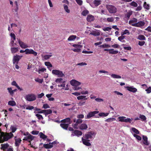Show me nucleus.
I'll return each instance as SVG.
<instances>
[{"mask_svg": "<svg viewBox=\"0 0 151 151\" xmlns=\"http://www.w3.org/2000/svg\"><path fill=\"white\" fill-rule=\"evenodd\" d=\"M18 47H12L11 49V51L12 53H15L18 51Z\"/></svg>", "mask_w": 151, "mask_h": 151, "instance_id": "obj_30", "label": "nucleus"}, {"mask_svg": "<svg viewBox=\"0 0 151 151\" xmlns=\"http://www.w3.org/2000/svg\"><path fill=\"white\" fill-rule=\"evenodd\" d=\"M93 4L95 6H98L101 4V1L100 0H95L93 1Z\"/></svg>", "mask_w": 151, "mask_h": 151, "instance_id": "obj_28", "label": "nucleus"}, {"mask_svg": "<svg viewBox=\"0 0 151 151\" xmlns=\"http://www.w3.org/2000/svg\"><path fill=\"white\" fill-rule=\"evenodd\" d=\"M132 130L133 132H134V133H135V134H139V130L135 128H134V127L132 128Z\"/></svg>", "mask_w": 151, "mask_h": 151, "instance_id": "obj_37", "label": "nucleus"}, {"mask_svg": "<svg viewBox=\"0 0 151 151\" xmlns=\"http://www.w3.org/2000/svg\"><path fill=\"white\" fill-rule=\"evenodd\" d=\"M22 56H20L18 55L14 56L13 60V64L16 63L18 64L19 61L20 60L22 57Z\"/></svg>", "mask_w": 151, "mask_h": 151, "instance_id": "obj_6", "label": "nucleus"}, {"mask_svg": "<svg viewBox=\"0 0 151 151\" xmlns=\"http://www.w3.org/2000/svg\"><path fill=\"white\" fill-rule=\"evenodd\" d=\"M52 73L54 75H57L59 77H62L64 76L63 72L59 70H53Z\"/></svg>", "mask_w": 151, "mask_h": 151, "instance_id": "obj_5", "label": "nucleus"}, {"mask_svg": "<svg viewBox=\"0 0 151 151\" xmlns=\"http://www.w3.org/2000/svg\"><path fill=\"white\" fill-rule=\"evenodd\" d=\"M143 6L145 9H147L148 10L149 9V5L147 4L145 1L144 2Z\"/></svg>", "mask_w": 151, "mask_h": 151, "instance_id": "obj_46", "label": "nucleus"}, {"mask_svg": "<svg viewBox=\"0 0 151 151\" xmlns=\"http://www.w3.org/2000/svg\"><path fill=\"white\" fill-rule=\"evenodd\" d=\"M7 90L10 93V94L11 96L13 95V90H12L11 88H7Z\"/></svg>", "mask_w": 151, "mask_h": 151, "instance_id": "obj_48", "label": "nucleus"}, {"mask_svg": "<svg viewBox=\"0 0 151 151\" xmlns=\"http://www.w3.org/2000/svg\"><path fill=\"white\" fill-rule=\"evenodd\" d=\"M130 5L133 6L134 7H136L137 6L138 4H137L134 1H132L130 3Z\"/></svg>", "mask_w": 151, "mask_h": 151, "instance_id": "obj_53", "label": "nucleus"}, {"mask_svg": "<svg viewBox=\"0 0 151 151\" xmlns=\"http://www.w3.org/2000/svg\"><path fill=\"white\" fill-rule=\"evenodd\" d=\"M52 55H44L43 58L45 59V60H47L49 59L50 57L52 56Z\"/></svg>", "mask_w": 151, "mask_h": 151, "instance_id": "obj_49", "label": "nucleus"}, {"mask_svg": "<svg viewBox=\"0 0 151 151\" xmlns=\"http://www.w3.org/2000/svg\"><path fill=\"white\" fill-rule=\"evenodd\" d=\"M133 136L138 140H141L142 139V138L140 136L136 134H133Z\"/></svg>", "mask_w": 151, "mask_h": 151, "instance_id": "obj_45", "label": "nucleus"}, {"mask_svg": "<svg viewBox=\"0 0 151 151\" xmlns=\"http://www.w3.org/2000/svg\"><path fill=\"white\" fill-rule=\"evenodd\" d=\"M70 120V119L69 118H65L64 119L61 120V122L62 123H68L69 122Z\"/></svg>", "mask_w": 151, "mask_h": 151, "instance_id": "obj_34", "label": "nucleus"}, {"mask_svg": "<svg viewBox=\"0 0 151 151\" xmlns=\"http://www.w3.org/2000/svg\"><path fill=\"white\" fill-rule=\"evenodd\" d=\"M125 88L129 91L133 93H135L137 91V89L134 87L130 86H126L125 87Z\"/></svg>", "mask_w": 151, "mask_h": 151, "instance_id": "obj_14", "label": "nucleus"}, {"mask_svg": "<svg viewBox=\"0 0 151 151\" xmlns=\"http://www.w3.org/2000/svg\"><path fill=\"white\" fill-rule=\"evenodd\" d=\"M138 20L136 18H133L132 20H130L129 21V24L132 25V24H135V23H137Z\"/></svg>", "mask_w": 151, "mask_h": 151, "instance_id": "obj_23", "label": "nucleus"}, {"mask_svg": "<svg viewBox=\"0 0 151 151\" xmlns=\"http://www.w3.org/2000/svg\"><path fill=\"white\" fill-rule=\"evenodd\" d=\"M45 65L46 66L48 67V68L49 69L48 67H52V65L51 64V63L49 62H46L45 63Z\"/></svg>", "mask_w": 151, "mask_h": 151, "instance_id": "obj_44", "label": "nucleus"}, {"mask_svg": "<svg viewBox=\"0 0 151 151\" xmlns=\"http://www.w3.org/2000/svg\"><path fill=\"white\" fill-rule=\"evenodd\" d=\"M109 114V113H104V112H101L100 113L98 114V116H95V117L96 118H99V116H101V117H105L107 116Z\"/></svg>", "mask_w": 151, "mask_h": 151, "instance_id": "obj_20", "label": "nucleus"}, {"mask_svg": "<svg viewBox=\"0 0 151 151\" xmlns=\"http://www.w3.org/2000/svg\"><path fill=\"white\" fill-rule=\"evenodd\" d=\"M63 6L64 9L65 11L68 13H69L70 12V11L68 9V7L67 5L65 4L63 5Z\"/></svg>", "mask_w": 151, "mask_h": 151, "instance_id": "obj_40", "label": "nucleus"}, {"mask_svg": "<svg viewBox=\"0 0 151 151\" xmlns=\"http://www.w3.org/2000/svg\"><path fill=\"white\" fill-rule=\"evenodd\" d=\"M72 50L75 52H79L81 51L80 48L73 49Z\"/></svg>", "mask_w": 151, "mask_h": 151, "instance_id": "obj_57", "label": "nucleus"}, {"mask_svg": "<svg viewBox=\"0 0 151 151\" xmlns=\"http://www.w3.org/2000/svg\"><path fill=\"white\" fill-rule=\"evenodd\" d=\"M94 19V16L90 14L88 15L86 17L87 21L89 22H93Z\"/></svg>", "mask_w": 151, "mask_h": 151, "instance_id": "obj_13", "label": "nucleus"}, {"mask_svg": "<svg viewBox=\"0 0 151 151\" xmlns=\"http://www.w3.org/2000/svg\"><path fill=\"white\" fill-rule=\"evenodd\" d=\"M76 37V36L75 35L70 36L68 38V40L69 41L74 40Z\"/></svg>", "mask_w": 151, "mask_h": 151, "instance_id": "obj_27", "label": "nucleus"}, {"mask_svg": "<svg viewBox=\"0 0 151 151\" xmlns=\"http://www.w3.org/2000/svg\"><path fill=\"white\" fill-rule=\"evenodd\" d=\"M39 133V131H37L33 130L31 132V133L33 135L38 134Z\"/></svg>", "mask_w": 151, "mask_h": 151, "instance_id": "obj_55", "label": "nucleus"}, {"mask_svg": "<svg viewBox=\"0 0 151 151\" xmlns=\"http://www.w3.org/2000/svg\"><path fill=\"white\" fill-rule=\"evenodd\" d=\"M95 100L96 101L99 102H103L104 101L103 99L100 98H96Z\"/></svg>", "mask_w": 151, "mask_h": 151, "instance_id": "obj_59", "label": "nucleus"}, {"mask_svg": "<svg viewBox=\"0 0 151 151\" xmlns=\"http://www.w3.org/2000/svg\"><path fill=\"white\" fill-rule=\"evenodd\" d=\"M52 113V111L51 109L45 110V114L46 115Z\"/></svg>", "mask_w": 151, "mask_h": 151, "instance_id": "obj_39", "label": "nucleus"}, {"mask_svg": "<svg viewBox=\"0 0 151 151\" xmlns=\"http://www.w3.org/2000/svg\"><path fill=\"white\" fill-rule=\"evenodd\" d=\"M137 39L141 40H146V37L144 35H140L138 36Z\"/></svg>", "mask_w": 151, "mask_h": 151, "instance_id": "obj_26", "label": "nucleus"}, {"mask_svg": "<svg viewBox=\"0 0 151 151\" xmlns=\"http://www.w3.org/2000/svg\"><path fill=\"white\" fill-rule=\"evenodd\" d=\"M60 125L63 129L65 130H67L69 124H68L61 123L60 124Z\"/></svg>", "mask_w": 151, "mask_h": 151, "instance_id": "obj_21", "label": "nucleus"}, {"mask_svg": "<svg viewBox=\"0 0 151 151\" xmlns=\"http://www.w3.org/2000/svg\"><path fill=\"white\" fill-rule=\"evenodd\" d=\"M145 24V23L144 21H141L137 22V23H135V24H132V26L138 27H141L143 26Z\"/></svg>", "mask_w": 151, "mask_h": 151, "instance_id": "obj_8", "label": "nucleus"}, {"mask_svg": "<svg viewBox=\"0 0 151 151\" xmlns=\"http://www.w3.org/2000/svg\"><path fill=\"white\" fill-rule=\"evenodd\" d=\"M51 142H50L49 144H44L43 145V147L46 149H49L52 148L53 146L51 145Z\"/></svg>", "mask_w": 151, "mask_h": 151, "instance_id": "obj_24", "label": "nucleus"}, {"mask_svg": "<svg viewBox=\"0 0 151 151\" xmlns=\"http://www.w3.org/2000/svg\"><path fill=\"white\" fill-rule=\"evenodd\" d=\"M111 28L109 27H105L103 29V30L104 31H109L110 30Z\"/></svg>", "mask_w": 151, "mask_h": 151, "instance_id": "obj_58", "label": "nucleus"}, {"mask_svg": "<svg viewBox=\"0 0 151 151\" xmlns=\"http://www.w3.org/2000/svg\"><path fill=\"white\" fill-rule=\"evenodd\" d=\"M99 111H94L88 113L87 115V119H90V118L94 116L96 114L99 113Z\"/></svg>", "mask_w": 151, "mask_h": 151, "instance_id": "obj_9", "label": "nucleus"}, {"mask_svg": "<svg viewBox=\"0 0 151 151\" xmlns=\"http://www.w3.org/2000/svg\"><path fill=\"white\" fill-rule=\"evenodd\" d=\"M25 52L26 54H32L35 56H37V52L31 49H25Z\"/></svg>", "mask_w": 151, "mask_h": 151, "instance_id": "obj_7", "label": "nucleus"}, {"mask_svg": "<svg viewBox=\"0 0 151 151\" xmlns=\"http://www.w3.org/2000/svg\"><path fill=\"white\" fill-rule=\"evenodd\" d=\"M26 100L29 101H35L36 99V96L34 94H28L26 95L25 97Z\"/></svg>", "mask_w": 151, "mask_h": 151, "instance_id": "obj_4", "label": "nucleus"}, {"mask_svg": "<svg viewBox=\"0 0 151 151\" xmlns=\"http://www.w3.org/2000/svg\"><path fill=\"white\" fill-rule=\"evenodd\" d=\"M77 3L80 6L82 4L83 1L81 0H76Z\"/></svg>", "mask_w": 151, "mask_h": 151, "instance_id": "obj_54", "label": "nucleus"}, {"mask_svg": "<svg viewBox=\"0 0 151 151\" xmlns=\"http://www.w3.org/2000/svg\"><path fill=\"white\" fill-rule=\"evenodd\" d=\"M139 117L142 121H145L146 120V116L140 114Z\"/></svg>", "mask_w": 151, "mask_h": 151, "instance_id": "obj_38", "label": "nucleus"}, {"mask_svg": "<svg viewBox=\"0 0 151 151\" xmlns=\"http://www.w3.org/2000/svg\"><path fill=\"white\" fill-rule=\"evenodd\" d=\"M96 134L95 132L93 131L88 132L82 138V141L83 144L87 146L91 145V144L89 142L90 140L93 138V136H95Z\"/></svg>", "mask_w": 151, "mask_h": 151, "instance_id": "obj_1", "label": "nucleus"}, {"mask_svg": "<svg viewBox=\"0 0 151 151\" xmlns=\"http://www.w3.org/2000/svg\"><path fill=\"white\" fill-rule=\"evenodd\" d=\"M18 42L20 47L22 48L25 49L28 47H29L23 42L21 41L20 40H19Z\"/></svg>", "mask_w": 151, "mask_h": 151, "instance_id": "obj_12", "label": "nucleus"}, {"mask_svg": "<svg viewBox=\"0 0 151 151\" xmlns=\"http://www.w3.org/2000/svg\"><path fill=\"white\" fill-rule=\"evenodd\" d=\"M111 76L114 78H121V76L115 74H112L111 75Z\"/></svg>", "mask_w": 151, "mask_h": 151, "instance_id": "obj_42", "label": "nucleus"}, {"mask_svg": "<svg viewBox=\"0 0 151 151\" xmlns=\"http://www.w3.org/2000/svg\"><path fill=\"white\" fill-rule=\"evenodd\" d=\"M83 122L82 120L81 119H78L77 120L76 123L74 125L73 128L75 129H77V126L78 124L81 123Z\"/></svg>", "mask_w": 151, "mask_h": 151, "instance_id": "obj_17", "label": "nucleus"}, {"mask_svg": "<svg viewBox=\"0 0 151 151\" xmlns=\"http://www.w3.org/2000/svg\"><path fill=\"white\" fill-rule=\"evenodd\" d=\"M132 14V11L129 12H127V14H125V17L129 19L130 16Z\"/></svg>", "mask_w": 151, "mask_h": 151, "instance_id": "obj_32", "label": "nucleus"}, {"mask_svg": "<svg viewBox=\"0 0 151 151\" xmlns=\"http://www.w3.org/2000/svg\"><path fill=\"white\" fill-rule=\"evenodd\" d=\"M13 136V134L11 132H2L1 134H0V143H2L4 142L7 141Z\"/></svg>", "mask_w": 151, "mask_h": 151, "instance_id": "obj_2", "label": "nucleus"}, {"mask_svg": "<svg viewBox=\"0 0 151 151\" xmlns=\"http://www.w3.org/2000/svg\"><path fill=\"white\" fill-rule=\"evenodd\" d=\"M87 128V125L84 123L81 124L79 126V129L81 130H86Z\"/></svg>", "mask_w": 151, "mask_h": 151, "instance_id": "obj_18", "label": "nucleus"}, {"mask_svg": "<svg viewBox=\"0 0 151 151\" xmlns=\"http://www.w3.org/2000/svg\"><path fill=\"white\" fill-rule=\"evenodd\" d=\"M126 117L124 116H120L118 117V119L119 121L121 122H125V120Z\"/></svg>", "mask_w": 151, "mask_h": 151, "instance_id": "obj_36", "label": "nucleus"}, {"mask_svg": "<svg viewBox=\"0 0 151 151\" xmlns=\"http://www.w3.org/2000/svg\"><path fill=\"white\" fill-rule=\"evenodd\" d=\"M34 107L32 106H28L27 107H26V109H27L28 110H32L34 109Z\"/></svg>", "mask_w": 151, "mask_h": 151, "instance_id": "obj_60", "label": "nucleus"}, {"mask_svg": "<svg viewBox=\"0 0 151 151\" xmlns=\"http://www.w3.org/2000/svg\"><path fill=\"white\" fill-rule=\"evenodd\" d=\"M89 13V11L87 9H85L82 11L81 13V14L83 16H86Z\"/></svg>", "mask_w": 151, "mask_h": 151, "instance_id": "obj_31", "label": "nucleus"}, {"mask_svg": "<svg viewBox=\"0 0 151 151\" xmlns=\"http://www.w3.org/2000/svg\"><path fill=\"white\" fill-rule=\"evenodd\" d=\"M50 107L47 104H44L43 106V108L46 109L47 108H50Z\"/></svg>", "mask_w": 151, "mask_h": 151, "instance_id": "obj_63", "label": "nucleus"}, {"mask_svg": "<svg viewBox=\"0 0 151 151\" xmlns=\"http://www.w3.org/2000/svg\"><path fill=\"white\" fill-rule=\"evenodd\" d=\"M106 8L110 13L115 14L117 11V8L114 6L112 5H106Z\"/></svg>", "mask_w": 151, "mask_h": 151, "instance_id": "obj_3", "label": "nucleus"}, {"mask_svg": "<svg viewBox=\"0 0 151 151\" xmlns=\"http://www.w3.org/2000/svg\"><path fill=\"white\" fill-rule=\"evenodd\" d=\"M109 53L110 54H116L118 53V51L117 50H114V49H111Z\"/></svg>", "mask_w": 151, "mask_h": 151, "instance_id": "obj_33", "label": "nucleus"}, {"mask_svg": "<svg viewBox=\"0 0 151 151\" xmlns=\"http://www.w3.org/2000/svg\"><path fill=\"white\" fill-rule=\"evenodd\" d=\"M106 20L108 22H113L114 20V18L113 17L108 18L106 19Z\"/></svg>", "mask_w": 151, "mask_h": 151, "instance_id": "obj_43", "label": "nucleus"}, {"mask_svg": "<svg viewBox=\"0 0 151 151\" xmlns=\"http://www.w3.org/2000/svg\"><path fill=\"white\" fill-rule=\"evenodd\" d=\"M132 118L131 119L128 118H125V122H129V123H131V122L132 121Z\"/></svg>", "mask_w": 151, "mask_h": 151, "instance_id": "obj_47", "label": "nucleus"}, {"mask_svg": "<svg viewBox=\"0 0 151 151\" xmlns=\"http://www.w3.org/2000/svg\"><path fill=\"white\" fill-rule=\"evenodd\" d=\"M34 136L30 134H29V135H28V136L24 137L23 140L24 141H27L28 140H32L34 139Z\"/></svg>", "mask_w": 151, "mask_h": 151, "instance_id": "obj_16", "label": "nucleus"}, {"mask_svg": "<svg viewBox=\"0 0 151 151\" xmlns=\"http://www.w3.org/2000/svg\"><path fill=\"white\" fill-rule=\"evenodd\" d=\"M9 147V145L8 143H6L1 144L0 149L4 151H6V150Z\"/></svg>", "mask_w": 151, "mask_h": 151, "instance_id": "obj_10", "label": "nucleus"}, {"mask_svg": "<svg viewBox=\"0 0 151 151\" xmlns=\"http://www.w3.org/2000/svg\"><path fill=\"white\" fill-rule=\"evenodd\" d=\"M8 104L9 105L12 106H14L16 105V103L14 101H9L8 102Z\"/></svg>", "mask_w": 151, "mask_h": 151, "instance_id": "obj_35", "label": "nucleus"}, {"mask_svg": "<svg viewBox=\"0 0 151 151\" xmlns=\"http://www.w3.org/2000/svg\"><path fill=\"white\" fill-rule=\"evenodd\" d=\"M10 35L11 37L14 40H16V36L14 33H11Z\"/></svg>", "mask_w": 151, "mask_h": 151, "instance_id": "obj_62", "label": "nucleus"}, {"mask_svg": "<svg viewBox=\"0 0 151 151\" xmlns=\"http://www.w3.org/2000/svg\"><path fill=\"white\" fill-rule=\"evenodd\" d=\"M22 141L21 139L19 138L15 140V145L16 147H18Z\"/></svg>", "mask_w": 151, "mask_h": 151, "instance_id": "obj_22", "label": "nucleus"}, {"mask_svg": "<svg viewBox=\"0 0 151 151\" xmlns=\"http://www.w3.org/2000/svg\"><path fill=\"white\" fill-rule=\"evenodd\" d=\"M10 128L12 131V133L14 132L17 129V128L14 126H11Z\"/></svg>", "mask_w": 151, "mask_h": 151, "instance_id": "obj_52", "label": "nucleus"}, {"mask_svg": "<svg viewBox=\"0 0 151 151\" xmlns=\"http://www.w3.org/2000/svg\"><path fill=\"white\" fill-rule=\"evenodd\" d=\"M70 84L73 86H78L81 84V83L73 79L70 81Z\"/></svg>", "mask_w": 151, "mask_h": 151, "instance_id": "obj_11", "label": "nucleus"}, {"mask_svg": "<svg viewBox=\"0 0 151 151\" xmlns=\"http://www.w3.org/2000/svg\"><path fill=\"white\" fill-rule=\"evenodd\" d=\"M145 43V42L144 41H139L138 42V45L140 46H142L144 45Z\"/></svg>", "mask_w": 151, "mask_h": 151, "instance_id": "obj_64", "label": "nucleus"}, {"mask_svg": "<svg viewBox=\"0 0 151 151\" xmlns=\"http://www.w3.org/2000/svg\"><path fill=\"white\" fill-rule=\"evenodd\" d=\"M142 139L144 140L143 142V144L146 145H148L149 144V143L148 141L147 137V136H143Z\"/></svg>", "mask_w": 151, "mask_h": 151, "instance_id": "obj_19", "label": "nucleus"}, {"mask_svg": "<svg viewBox=\"0 0 151 151\" xmlns=\"http://www.w3.org/2000/svg\"><path fill=\"white\" fill-rule=\"evenodd\" d=\"M36 116L37 117V118L39 119H43V117L41 115L39 114H36Z\"/></svg>", "mask_w": 151, "mask_h": 151, "instance_id": "obj_56", "label": "nucleus"}, {"mask_svg": "<svg viewBox=\"0 0 151 151\" xmlns=\"http://www.w3.org/2000/svg\"><path fill=\"white\" fill-rule=\"evenodd\" d=\"M145 91L147 92V93H149L151 92V87H149L148 88L145 89Z\"/></svg>", "mask_w": 151, "mask_h": 151, "instance_id": "obj_61", "label": "nucleus"}, {"mask_svg": "<svg viewBox=\"0 0 151 151\" xmlns=\"http://www.w3.org/2000/svg\"><path fill=\"white\" fill-rule=\"evenodd\" d=\"M74 133L75 135L78 136H81L82 134V133L81 131L78 130H75L74 132Z\"/></svg>", "mask_w": 151, "mask_h": 151, "instance_id": "obj_25", "label": "nucleus"}, {"mask_svg": "<svg viewBox=\"0 0 151 151\" xmlns=\"http://www.w3.org/2000/svg\"><path fill=\"white\" fill-rule=\"evenodd\" d=\"M100 30H96V31H92L90 33V34L94 36H98L100 35Z\"/></svg>", "mask_w": 151, "mask_h": 151, "instance_id": "obj_15", "label": "nucleus"}, {"mask_svg": "<svg viewBox=\"0 0 151 151\" xmlns=\"http://www.w3.org/2000/svg\"><path fill=\"white\" fill-rule=\"evenodd\" d=\"M99 47H102L103 48H105L110 47H111V46L107 44H104L102 45H101L99 46Z\"/></svg>", "mask_w": 151, "mask_h": 151, "instance_id": "obj_51", "label": "nucleus"}, {"mask_svg": "<svg viewBox=\"0 0 151 151\" xmlns=\"http://www.w3.org/2000/svg\"><path fill=\"white\" fill-rule=\"evenodd\" d=\"M115 119L113 118H110L105 120V121L107 122H110L115 120Z\"/></svg>", "mask_w": 151, "mask_h": 151, "instance_id": "obj_41", "label": "nucleus"}, {"mask_svg": "<svg viewBox=\"0 0 151 151\" xmlns=\"http://www.w3.org/2000/svg\"><path fill=\"white\" fill-rule=\"evenodd\" d=\"M40 137L43 139H45L47 138V136L44 134L42 132H40Z\"/></svg>", "mask_w": 151, "mask_h": 151, "instance_id": "obj_29", "label": "nucleus"}, {"mask_svg": "<svg viewBox=\"0 0 151 151\" xmlns=\"http://www.w3.org/2000/svg\"><path fill=\"white\" fill-rule=\"evenodd\" d=\"M73 46L77 48H80L82 47V46L81 45L76 44H73Z\"/></svg>", "mask_w": 151, "mask_h": 151, "instance_id": "obj_50", "label": "nucleus"}]
</instances>
